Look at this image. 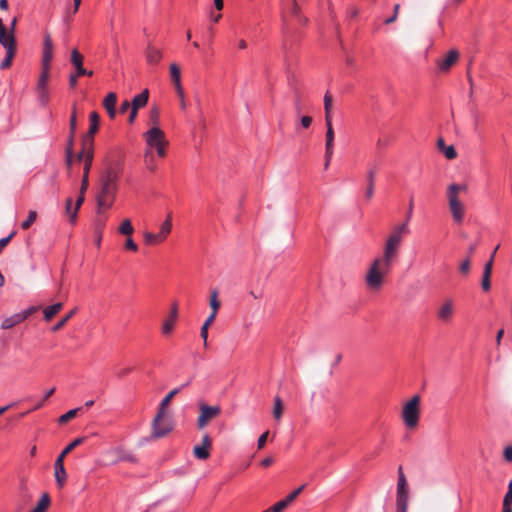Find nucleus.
Masks as SVG:
<instances>
[{"instance_id":"obj_1","label":"nucleus","mask_w":512,"mask_h":512,"mask_svg":"<svg viewBox=\"0 0 512 512\" xmlns=\"http://www.w3.org/2000/svg\"><path fill=\"white\" fill-rule=\"evenodd\" d=\"M122 173L120 162H109L98 181L96 193L97 213L102 214L110 209L118 191V180Z\"/></svg>"},{"instance_id":"obj_2","label":"nucleus","mask_w":512,"mask_h":512,"mask_svg":"<svg viewBox=\"0 0 512 512\" xmlns=\"http://www.w3.org/2000/svg\"><path fill=\"white\" fill-rule=\"evenodd\" d=\"M393 262L383 255L372 261L365 276V283L370 290L378 291L381 289L385 277L391 271Z\"/></svg>"},{"instance_id":"obj_3","label":"nucleus","mask_w":512,"mask_h":512,"mask_svg":"<svg viewBox=\"0 0 512 512\" xmlns=\"http://www.w3.org/2000/svg\"><path fill=\"white\" fill-rule=\"evenodd\" d=\"M409 233L410 229L407 222L394 226L385 241L382 255L395 261L398 257L400 246Z\"/></svg>"},{"instance_id":"obj_4","label":"nucleus","mask_w":512,"mask_h":512,"mask_svg":"<svg viewBox=\"0 0 512 512\" xmlns=\"http://www.w3.org/2000/svg\"><path fill=\"white\" fill-rule=\"evenodd\" d=\"M466 190L467 186L462 184H451L447 188L448 207L453 220L458 224L462 223L465 215V206L461 202L459 194Z\"/></svg>"},{"instance_id":"obj_5","label":"nucleus","mask_w":512,"mask_h":512,"mask_svg":"<svg viewBox=\"0 0 512 512\" xmlns=\"http://www.w3.org/2000/svg\"><path fill=\"white\" fill-rule=\"evenodd\" d=\"M85 441L84 437L74 439L69 445H67L63 451L58 455L54 463V476L56 485L59 489H62L67 480V472L64 467L65 457L72 452L76 447L81 445Z\"/></svg>"},{"instance_id":"obj_6","label":"nucleus","mask_w":512,"mask_h":512,"mask_svg":"<svg viewBox=\"0 0 512 512\" xmlns=\"http://www.w3.org/2000/svg\"><path fill=\"white\" fill-rule=\"evenodd\" d=\"M173 421L168 415L167 412H158L156 413L153 421H152V439H159L165 437L173 430Z\"/></svg>"},{"instance_id":"obj_7","label":"nucleus","mask_w":512,"mask_h":512,"mask_svg":"<svg viewBox=\"0 0 512 512\" xmlns=\"http://www.w3.org/2000/svg\"><path fill=\"white\" fill-rule=\"evenodd\" d=\"M420 401L419 395H414L402 409V419L408 428H415L419 422L420 415Z\"/></svg>"},{"instance_id":"obj_8","label":"nucleus","mask_w":512,"mask_h":512,"mask_svg":"<svg viewBox=\"0 0 512 512\" xmlns=\"http://www.w3.org/2000/svg\"><path fill=\"white\" fill-rule=\"evenodd\" d=\"M83 60H84L83 55L76 48H74L71 51L70 61L74 65V67L76 68V73L75 74H71L69 76V86L71 88H75L76 87L78 77L84 76V75H87V76H92L93 75V71H88L87 69H85L83 67Z\"/></svg>"},{"instance_id":"obj_9","label":"nucleus","mask_w":512,"mask_h":512,"mask_svg":"<svg viewBox=\"0 0 512 512\" xmlns=\"http://www.w3.org/2000/svg\"><path fill=\"white\" fill-rule=\"evenodd\" d=\"M408 508V486L407 480L400 466L398 468L397 483V512H407Z\"/></svg>"},{"instance_id":"obj_10","label":"nucleus","mask_w":512,"mask_h":512,"mask_svg":"<svg viewBox=\"0 0 512 512\" xmlns=\"http://www.w3.org/2000/svg\"><path fill=\"white\" fill-rule=\"evenodd\" d=\"M220 414V406H209L203 402L199 403V416L197 418L198 429H204L211 420L217 418Z\"/></svg>"},{"instance_id":"obj_11","label":"nucleus","mask_w":512,"mask_h":512,"mask_svg":"<svg viewBox=\"0 0 512 512\" xmlns=\"http://www.w3.org/2000/svg\"><path fill=\"white\" fill-rule=\"evenodd\" d=\"M169 69H170L171 80L173 82L176 94H177V96L179 98V101H180V108L182 110H186L187 104H186V101H185L184 90H183V87H182V84H181V70H180V67L177 64L172 63L170 65Z\"/></svg>"},{"instance_id":"obj_12","label":"nucleus","mask_w":512,"mask_h":512,"mask_svg":"<svg viewBox=\"0 0 512 512\" xmlns=\"http://www.w3.org/2000/svg\"><path fill=\"white\" fill-rule=\"evenodd\" d=\"M89 129L87 134L83 138L82 146L91 148L94 145V135L99 129L100 116L97 112L93 111L89 115Z\"/></svg>"},{"instance_id":"obj_13","label":"nucleus","mask_w":512,"mask_h":512,"mask_svg":"<svg viewBox=\"0 0 512 512\" xmlns=\"http://www.w3.org/2000/svg\"><path fill=\"white\" fill-rule=\"evenodd\" d=\"M326 124V128H327V131H326V140H325V164H324V168L327 170L329 165H330V161L332 159V155H333V152H334V137H335V134H334V129H333V126H332V121H327L325 122Z\"/></svg>"},{"instance_id":"obj_14","label":"nucleus","mask_w":512,"mask_h":512,"mask_svg":"<svg viewBox=\"0 0 512 512\" xmlns=\"http://www.w3.org/2000/svg\"><path fill=\"white\" fill-rule=\"evenodd\" d=\"M459 52L456 49H451L442 58L437 60V66L440 72H448L459 60Z\"/></svg>"},{"instance_id":"obj_15","label":"nucleus","mask_w":512,"mask_h":512,"mask_svg":"<svg viewBox=\"0 0 512 512\" xmlns=\"http://www.w3.org/2000/svg\"><path fill=\"white\" fill-rule=\"evenodd\" d=\"M211 447H212V440L208 434H205L202 437L201 444L194 446L193 454L199 460H206L210 457Z\"/></svg>"},{"instance_id":"obj_16","label":"nucleus","mask_w":512,"mask_h":512,"mask_svg":"<svg viewBox=\"0 0 512 512\" xmlns=\"http://www.w3.org/2000/svg\"><path fill=\"white\" fill-rule=\"evenodd\" d=\"M145 139L147 144L153 148L162 144H167L164 132L157 126L152 127L145 133Z\"/></svg>"},{"instance_id":"obj_17","label":"nucleus","mask_w":512,"mask_h":512,"mask_svg":"<svg viewBox=\"0 0 512 512\" xmlns=\"http://www.w3.org/2000/svg\"><path fill=\"white\" fill-rule=\"evenodd\" d=\"M500 245H497L492 252L490 259L488 262L484 265V271L481 281V287L484 291H489L491 288V275H492V268H493V262L496 255L497 250L499 249Z\"/></svg>"},{"instance_id":"obj_18","label":"nucleus","mask_w":512,"mask_h":512,"mask_svg":"<svg viewBox=\"0 0 512 512\" xmlns=\"http://www.w3.org/2000/svg\"><path fill=\"white\" fill-rule=\"evenodd\" d=\"M53 41L50 33L46 32L44 34V42H43V50H42V67H49L50 63L53 59Z\"/></svg>"},{"instance_id":"obj_19","label":"nucleus","mask_w":512,"mask_h":512,"mask_svg":"<svg viewBox=\"0 0 512 512\" xmlns=\"http://www.w3.org/2000/svg\"><path fill=\"white\" fill-rule=\"evenodd\" d=\"M78 160L84 159L83 176L89 177V172L93 161V147L82 146V151L77 156Z\"/></svg>"},{"instance_id":"obj_20","label":"nucleus","mask_w":512,"mask_h":512,"mask_svg":"<svg viewBox=\"0 0 512 512\" xmlns=\"http://www.w3.org/2000/svg\"><path fill=\"white\" fill-rule=\"evenodd\" d=\"M453 314H454L453 302L451 300H447L438 309L437 317L442 322H449L452 319Z\"/></svg>"},{"instance_id":"obj_21","label":"nucleus","mask_w":512,"mask_h":512,"mask_svg":"<svg viewBox=\"0 0 512 512\" xmlns=\"http://www.w3.org/2000/svg\"><path fill=\"white\" fill-rule=\"evenodd\" d=\"M376 174H377V168L375 166L370 167L367 170V175H366L367 187H366V191H365V197L368 201H370L374 195Z\"/></svg>"},{"instance_id":"obj_22","label":"nucleus","mask_w":512,"mask_h":512,"mask_svg":"<svg viewBox=\"0 0 512 512\" xmlns=\"http://www.w3.org/2000/svg\"><path fill=\"white\" fill-rule=\"evenodd\" d=\"M0 44L6 51H16L15 35L8 30L0 32Z\"/></svg>"},{"instance_id":"obj_23","label":"nucleus","mask_w":512,"mask_h":512,"mask_svg":"<svg viewBox=\"0 0 512 512\" xmlns=\"http://www.w3.org/2000/svg\"><path fill=\"white\" fill-rule=\"evenodd\" d=\"M117 103V95L114 92H110L106 95L103 100V107L107 111L109 117L114 119L116 117V106Z\"/></svg>"},{"instance_id":"obj_24","label":"nucleus","mask_w":512,"mask_h":512,"mask_svg":"<svg viewBox=\"0 0 512 512\" xmlns=\"http://www.w3.org/2000/svg\"><path fill=\"white\" fill-rule=\"evenodd\" d=\"M177 317H178V305H177V303H173L170 316L168 317V319H166L164 321L163 326H162V332L164 334H169L173 330L174 324L177 320Z\"/></svg>"},{"instance_id":"obj_25","label":"nucleus","mask_w":512,"mask_h":512,"mask_svg":"<svg viewBox=\"0 0 512 512\" xmlns=\"http://www.w3.org/2000/svg\"><path fill=\"white\" fill-rule=\"evenodd\" d=\"M437 148L449 160H453L457 157V152L454 146L446 145L442 137L438 138L437 140Z\"/></svg>"},{"instance_id":"obj_26","label":"nucleus","mask_w":512,"mask_h":512,"mask_svg":"<svg viewBox=\"0 0 512 512\" xmlns=\"http://www.w3.org/2000/svg\"><path fill=\"white\" fill-rule=\"evenodd\" d=\"M162 58V52L156 47L149 45L146 49V59L149 64L156 65Z\"/></svg>"},{"instance_id":"obj_27","label":"nucleus","mask_w":512,"mask_h":512,"mask_svg":"<svg viewBox=\"0 0 512 512\" xmlns=\"http://www.w3.org/2000/svg\"><path fill=\"white\" fill-rule=\"evenodd\" d=\"M149 99V91L147 89L143 90L140 94L136 95L131 101V107L139 110L144 107Z\"/></svg>"},{"instance_id":"obj_28","label":"nucleus","mask_w":512,"mask_h":512,"mask_svg":"<svg viewBox=\"0 0 512 512\" xmlns=\"http://www.w3.org/2000/svg\"><path fill=\"white\" fill-rule=\"evenodd\" d=\"M23 321H24L23 316H21L20 313H16L14 315H11V316L5 318L1 323V328L2 329H11L12 327L22 323Z\"/></svg>"},{"instance_id":"obj_29","label":"nucleus","mask_w":512,"mask_h":512,"mask_svg":"<svg viewBox=\"0 0 512 512\" xmlns=\"http://www.w3.org/2000/svg\"><path fill=\"white\" fill-rule=\"evenodd\" d=\"M181 388H175L171 390L161 401L158 412H167L166 409L168 405L170 404L171 400L179 393Z\"/></svg>"},{"instance_id":"obj_30","label":"nucleus","mask_w":512,"mask_h":512,"mask_svg":"<svg viewBox=\"0 0 512 512\" xmlns=\"http://www.w3.org/2000/svg\"><path fill=\"white\" fill-rule=\"evenodd\" d=\"M51 503L50 496L44 493L38 501L36 507L31 512H46Z\"/></svg>"},{"instance_id":"obj_31","label":"nucleus","mask_w":512,"mask_h":512,"mask_svg":"<svg viewBox=\"0 0 512 512\" xmlns=\"http://www.w3.org/2000/svg\"><path fill=\"white\" fill-rule=\"evenodd\" d=\"M63 308L62 303H56L48 306L44 309V318L46 321H50L58 312Z\"/></svg>"},{"instance_id":"obj_32","label":"nucleus","mask_w":512,"mask_h":512,"mask_svg":"<svg viewBox=\"0 0 512 512\" xmlns=\"http://www.w3.org/2000/svg\"><path fill=\"white\" fill-rule=\"evenodd\" d=\"M172 229V221H171V214H168L166 220L162 223L159 231V238H162L163 241L167 238V236L170 234Z\"/></svg>"},{"instance_id":"obj_33","label":"nucleus","mask_w":512,"mask_h":512,"mask_svg":"<svg viewBox=\"0 0 512 512\" xmlns=\"http://www.w3.org/2000/svg\"><path fill=\"white\" fill-rule=\"evenodd\" d=\"M332 96L327 92L324 96V111H325V122L332 121L331 109H332Z\"/></svg>"},{"instance_id":"obj_34","label":"nucleus","mask_w":512,"mask_h":512,"mask_svg":"<svg viewBox=\"0 0 512 512\" xmlns=\"http://www.w3.org/2000/svg\"><path fill=\"white\" fill-rule=\"evenodd\" d=\"M49 71V67H42V72L38 81L37 90H44V88H47V83L49 80Z\"/></svg>"},{"instance_id":"obj_35","label":"nucleus","mask_w":512,"mask_h":512,"mask_svg":"<svg viewBox=\"0 0 512 512\" xmlns=\"http://www.w3.org/2000/svg\"><path fill=\"white\" fill-rule=\"evenodd\" d=\"M283 410H284V407H283L281 398L278 396L275 397L274 406H273V417L276 420H279L282 417Z\"/></svg>"},{"instance_id":"obj_36","label":"nucleus","mask_w":512,"mask_h":512,"mask_svg":"<svg viewBox=\"0 0 512 512\" xmlns=\"http://www.w3.org/2000/svg\"><path fill=\"white\" fill-rule=\"evenodd\" d=\"M76 312L77 308L72 309L52 328V330L56 332L62 329L66 325V323L76 314Z\"/></svg>"},{"instance_id":"obj_37","label":"nucleus","mask_w":512,"mask_h":512,"mask_svg":"<svg viewBox=\"0 0 512 512\" xmlns=\"http://www.w3.org/2000/svg\"><path fill=\"white\" fill-rule=\"evenodd\" d=\"M74 135L75 134L70 133L69 140H68L67 147H66V163L68 166H71V163H72Z\"/></svg>"},{"instance_id":"obj_38","label":"nucleus","mask_w":512,"mask_h":512,"mask_svg":"<svg viewBox=\"0 0 512 512\" xmlns=\"http://www.w3.org/2000/svg\"><path fill=\"white\" fill-rule=\"evenodd\" d=\"M134 232V228L132 226V223L129 219L123 220L119 227V233L123 235L130 236Z\"/></svg>"},{"instance_id":"obj_39","label":"nucleus","mask_w":512,"mask_h":512,"mask_svg":"<svg viewBox=\"0 0 512 512\" xmlns=\"http://www.w3.org/2000/svg\"><path fill=\"white\" fill-rule=\"evenodd\" d=\"M144 240L147 245H155L163 242V239L159 238V234H154L151 232L144 233Z\"/></svg>"},{"instance_id":"obj_40","label":"nucleus","mask_w":512,"mask_h":512,"mask_svg":"<svg viewBox=\"0 0 512 512\" xmlns=\"http://www.w3.org/2000/svg\"><path fill=\"white\" fill-rule=\"evenodd\" d=\"M209 303H210L212 312H214V314H217V312L220 308V301L218 300V292L216 290H213L211 292Z\"/></svg>"},{"instance_id":"obj_41","label":"nucleus","mask_w":512,"mask_h":512,"mask_svg":"<svg viewBox=\"0 0 512 512\" xmlns=\"http://www.w3.org/2000/svg\"><path fill=\"white\" fill-rule=\"evenodd\" d=\"M81 408H76V409H71L69 410L68 412H66L65 414L61 415L59 417V423L60 424H66L67 422H69L70 420H72L77 412L80 410Z\"/></svg>"},{"instance_id":"obj_42","label":"nucleus","mask_w":512,"mask_h":512,"mask_svg":"<svg viewBox=\"0 0 512 512\" xmlns=\"http://www.w3.org/2000/svg\"><path fill=\"white\" fill-rule=\"evenodd\" d=\"M84 200H85V194H82L80 192L79 197L77 198L75 206L73 208L72 224H74L76 222L78 211H79L81 205L83 204Z\"/></svg>"},{"instance_id":"obj_43","label":"nucleus","mask_w":512,"mask_h":512,"mask_svg":"<svg viewBox=\"0 0 512 512\" xmlns=\"http://www.w3.org/2000/svg\"><path fill=\"white\" fill-rule=\"evenodd\" d=\"M16 51H6V56L0 63V69H7L11 66Z\"/></svg>"},{"instance_id":"obj_44","label":"nucleus","mask_w":512,"mask_h":512,"mask_svg":"<svg viewBox=\"0 0 512 512\" xmlns=\"http://www.w3.org/2000/svg\"><path fill=\"white\" fill-rule=\"evenodd\" d=\"M36 218H37L36 211H30L27 219L22 222L21 227L24 230L29 229L31 227V225L35 222Z\"/></svg>"},{"instance_id":"obj_45","label":"nucleus","mask_w":512,"mask_h":512,"mask_svg":"<svg viewBox=\"0 0 512 512\" xmlns=\"http://www.w3.org/2000/svg\"><path fill=\"white\" fill-rule=\"evenodd\" d=\"M289 506L288 502L283 499L273 506H271L269 509L270 512H282L284 509H286Z\"/></svg>"},{"instance_id":"obj_46","label":"nucleus","mask_w":512,"mask_h":512,"mask_svg":"<svg viewBox=\"0 0 512 512\" xmlns=\"http://www.w3.org/2000/svg\"><path fill=\"white\" fill-rule=\"evenodd\" d=\"M470 268H471V259H470V256H467L460 264L459 266V271L464 274V275H467L470 271Z\"/></svg>"},{"instance_id":"obj_47","label":"nucleus","mask_w":512,"mask_h":512,"mask_svg":"<svg viewBox=\"0 0 512 512\" xmlns=\"http://www.w3.org/2000/svg\"><path fill=\"white\" fill-rule=\"evenodd\" d=\"M305 488V484L301 485L300 487H298L296 490H294L292 493H290L286 498L285 500L288 502V504L290 505L296 498L297 496L302 492V490Z\"/></svg>"},{"instance_id":"obj_48","label":"nucleus","mask_w":512,"mask_h":512,"mask_svg":"<svg viewBox=\"0 0 512 512\" xmlns=\"http://www.w3.org/2000/svg\"><path fill=\"white\" fill-rule=\"evenodd\" d=\"M72 204H73L72 198L71 197L67 198L66 203H65V214L69 217L70 223H72V214H73V208H74V207H72Z\"/></svg>"},{"instance_id":"obj_49","label":"nucleus","mask_w":512,"mask_h":512,"mask_svg":"<svg viewBox=\"0 0 512 512\" xmlns=\"http://www.w3.org/2000/svg\"><path fill=\"white\" fill-rule=\"evenodd\" d=\"M76 121H77L76 120V108H75V106H73L72 113L70 116V122H69L71 134H75V132H76V125H77Z\"/></svg>"},{"instance_id":"obj_50","label":"nucleus","mask_w":512,"mask_h":512,"mask_svg":"<svg viewBox=\"0 0 512 512\" xmlns=\"http://www.w3.org/2000/svg\"><path fill=\"white\" fill-rule=\"evenodd\" d=\"M39 308V306H31L28 309L20 312L21 316H23V320L25 321L29 316L37 312Z\"/></svg>"},{"instance_id":"obj_51","label":"nucleus","mask_w":512,"mask_h":512,"mask_svg":"<svg viewBox=\"0 0 512 512\" xmlns=\"http://www.w3.org/2000/svg\"><path fill=\"white\" fill-rule=\"evenodd\" d=\"M145 159H146V163H147V167L148 169L151 171V172H154L155 169H156V166L155 164L153 163V156L151 154V152H147L145 154Z\"/></svg>"},{"instance_id":"obj_52","label":"nucleus","mask_w":512,"mask_h":512,"mask_svg":"<svg viewBox=\"0 0 512 512\" xmlns=\"http://www.w3.org/2000/svg\"><path fill=\"white\" fill-rule=\"evenodd\" d=\"M150 120L154 124V126H157L159 123V110L158 108L154 107L151 110L150 113Z\"/></svg>"},{"instance_id":"obj_53","label":"nucleus","mask_w":512,"mask_h":512,"mask_svg":"<svg viewBox=\"0 0 512 512\" xmlns=\"http://www.w3.org/2000/svg\"><path fill=\"white\" fill-rule=\"evenodd\" d=\"M289 12L293 17H300V7L296 1L292 2ZM299 21H301V18H299Z\"/></svg>"},{"instance_id":"obj_54","label":"nucleus","mask_w":512,"mask_h":512,"mask_svg":"<svg viewBox=\"0 0 512 512\" xmlns=\"http://www.w3.org/2000/svg\"><path fill=\"white\" fill-rule=\"evenodd\" d=\"M16 232L13 231L9 236L0 239V253L2 250L8 245V243L11 241V239L15 236Z\"/></svg>"},{"instance_id":"obj_55","label":"nucleus","mask_w":512,"mask_h":512,"mask_svg":"<svg viewBox=\"0 0 512 512\" xmlns=\"http://www.w3.org/2000/svg\"><path fill=\"white\" fill-rule=\"evenodd\" d=\"M503 508H512V493L508 492L505 494L503 499Z\"/></svg>"},{"instance_id":"obj_56","label":"nucleus","mask_w":512,"mask_h":512,"mask_svg":"<svg viewBox=\"0 0 512 512\" xmlns=\"http://www.w3.org/2000/svg\"><path fill=\"white\" fill-rule=\"evenodd\" d=\"M268 435H269V431H266L262 435H260V437L258 438V441H257L258 449H262L265 446Z\"/></svg>"},{"instance_id":"obj_57","label":"nucleus","mask_w":512,"mask_h":512,"mask_svg":"<svg viewBox=\"0 0 512 512\" xmlns=\"http://www.w3.org/2000/svg\"><path fill=\"white\" fill-rule=\"evenodd\" d=\"M413 206H414V200H413V197H411L410 201H409V205H408V211L406 213V218H405V221H404V222H407V225L409 224V221H410V219L412 217Z\"/></svg>"},{"instance_id":"obj_58","label":"nucleus","mask_w":512,"mask_h":512,"mask_svg":"<svg viewBox=\"0 0 512 512\" xmlns=\"http://www.w3.org/2000/svg\"><path fill=\"white\" fill-rule=\"evenodd\" d=\"M208 329H209V326L202 325L201 331H200V336L203 339L205 347H207V344H208V342H207V339H208Z\"/></svg>"},{"instance_id":"obj_59","label":"nucleus","mask_w":512,"mask_h":512,"mask_svg":"<svg viewBox=\"0 0 512 512\" xmlns=\"http://www.w3.org/2000/svg\"><path fill=\"white\" fill-rule=\"evenodd\" d=\"M125 248L128 249V250H131V251H134L136 252L137 249H138V246L137 244L133 241L132 238H127L126 239V242H125Z\"/></svg>"},{"instance_id":"obj_60","label":"nucleus","mask_w":512,"mask_h":512,"mask_svg":"<svg viewBox=\"0 0 512 512\" xmlns=\"http://www.w3.org/2000/svg\"><path fill=\"white\" fill-rule=\"evenodd\" d=\"M399 9H400V5H399V4H396V5L394 6V16H391V17L387 18V19L385 20V24H391V23H393V22H395V21H396L397 16H398Z\"/></svg>"},{"instance_id":"obj_61","label":"nucleus","mask_w":512,"mask_h":512,"mask_svg":"<svg viewBox=\"0 0 512 512\" xmlns=\"http://www.w3.org/2000/svg\"><path fill=\"white\" fill-rule=\"evenodd\" d=\"M39 94L40 101L45 104L48 101V91L47 88H44V90H37Z\"/></svg>"},{"instance_id":"obj_62","label":"nucleus","mask_w":512,"mask_h":512,"mask_svg":"<svg viewBox=\"0 0 512 512\" xmlns=\"http://www.w3.org/2000/svg\"><path fill=\"white\" fill-rule=\"evenodd\" d=\"M88 186H89V180H88V177L86 176H83L82 178V182H81V187H80V192L82 194H85L87 189H88Z\"/></svg>"},{"instance_id":"obj_63","label":"nucleus","mask_w":512,"mask_h":512,"mask_svg":"<svg viewBox=\"0 0 512 512\" xmlns=\"http://www.w3.org/2000/svg\"><path fill=\"white\" fill-rule=\"evenodd\" d=\"M312 123V117L310 116H303L301 118V125L303 128H308Z\"/></svg>"},{"instance_id":"obj_64","label":"nucleus","mask_w":512,"mask_h":512,"mask_svg":"<svg viewBox=\"0 0 512 512\" xmlns=\"http://www.w3.org/2000/svg\"><path fill=\"white\" fill-rule=\"evenodd\" d=\"M504 457L507 461H512V446L504 450Z\"/></svg>"}]
</instances>
